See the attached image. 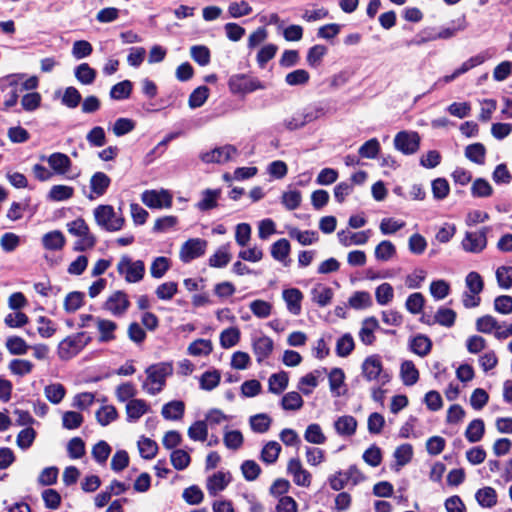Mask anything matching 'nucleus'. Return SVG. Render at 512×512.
Returning <instances> with one entry per match:
<instances>
[{
  "label": "nucleus",
  "mask_w": 512,
  "mask_h": 512,
  "mask_svg": "<svg viewBox=\"0 0 512 512\" xmlns=\"http://www.w3.org/2000/svg\"><path fill=\"white\" fill-rule=\"evenodd\" d=\"M172 366L168 363H157L150 365L145 373L146 379L142 383V389L149 395L159 394L165 384L168 376L172 374Z\"/></svg>",
  "instance_id": "nucleus-1"
},
{
  "label": "nucleus",
  "mask_w": 512,
  "mask_h": 512,
  "mask_svg": "<svg viewBox=\"0 0 512 512\" xmlns=\"http://www.w3.org/2000/svg\"><path fill=\"white\" fill-rule=\"evenodd\" d=\"M96 224L108 232H116L123 228L124 217L118 215L111 205H99L93 211Z\"/></svg>",
  "instance_id": "nucleus-2"
},
{
  "label": "nucleus",
  "mask_w": 512,
  "mask_h": 512,
  "mask_svg": "<svg viewBox=\"0 0 512 512\" xmlns=\"http://www.w3.org/2000/svg\"><path fill=\"white\" fill-rule=\"evenodd\" d=\"M117 272L128 283H138L145 275V264L142 260H133L128 255H123L117 263Z\"/></svg>",
  "instance_id": "nucleus-3"
},
{
  "label": "nucleus",
  "mask_w": 512,
  "mask_h": 512,
  "mask_svg": "<svg viewBox=\"0 0 512 512\" xmlns=\"http://www.w3.org/2000/svg\"><path fill=\"white\" fill-rule=\"evenodd\" d=\"M90 338L80 332L68 336L58 345V356L62 360H69L75 357L89 342Z\"/></svg>",
  "instance_id": "nucleus-4"
},
{
  "label": "nucleus",
  "mask_w": 512,
  "mask_h": 512,
  "mask_svg": "<svg viewBox=\"0 0 512 512\" xmlns=\"http://www.w3.org/2000/svg\"><path fill=\"white\" fill-rule=\"evenodd\" d=\"M362 374L369 382L384 385L389 382V375L383 370L381 359L378 355L367 357L362 363Z\"/></svg>",
  "instance_id": "nucleus-5"
},
{
  "label": "nucleus",
  "mask_w": 512,
  "mask_h": 512,
  "mask_svg": "<svg viewBox=\"0 0 512 512\" xmlns=\"http://www.w3.org/2000/svg\"><path fill=\"white\" fill-rule=\"evenodd\" d=\"M141 201L150 209H169L172 207L173 195L166 189L145 190L141 194Z\"/></svg>",
  "instance_id": "nucleus-6"
},
{
  "label": "nucleus",
  "mask_w": 512,
  "mask_h": 512,
  "mask_svg": "<svg viewBox=\"0 0 512 512\" xmlns=\"http://www.w3.org/2000/svg\"><path fill=\"white\" fill-rule=\"evenodd\" d=\"M24 77L25 75L22 73H15L0 79V90L2 92L9 91L7 98L3 103L6 110L14 107L17 104L19 98L18 92L20 90L19 85Z\"/></svg>",
  "instance_id": "nucleus-7"
},
{
  "label": "nucleus",
  "mask_w": 512,
  "mask_h": 512,
  "mask_svg": "<svg viewBox=\"0 0 512 512\" xmlns=\"http://www.w3.org/2000/svg\"><path fill=\"white\" fill-rule=\"evenodd\" d=\"M489 230V227H483L478 231H467L461 241L462 249L468 253H481L487 247Z\"/></svg>",
  "instance_id": "nucleus-8"
},
{
  "label": "nucleus",
  "mask_w": 512,
  "mask_h": 512,
  "mask_svg": "<svg viewBox=\"0 0 512 512\" xmlns=\"http://www.w3.org/2000/svg\"><path fill=\"white\" fill-rule=\"evenodd\" d=\"M228 84L233 94H248L266 88V85L257 78L244 74L233 75L230 77Z\"/></svg>",
  "instance_id": "nucleus-9"
},
{
  "label": "nucleus",
  "mask_w": 512,
  "mask_h": 512,
  "mask_svg": "<svg viewBox=\"0 0 512 512\" xmlns=\"http://www.w3.org/2000/svg\"><path fill=\"white\" fill-rule=\"evenodd\" d=\"M238 154L235 146L227 144L224 146L216 147L210 151L200 154V159L206 163L224 164L233 160Z\"/></svg>",
  "instance_id": "nucleus-10"
},
{
  "label": "nucleus",
  "mask_w": 512,
  "mask_h": 512,
  "mask_svg": "<svg viewBox=\"0 0 512 512\" xmlns=\"http://www.w3.org/2000/svg\"><path fill=\"white\" fill-rule=\"evenodd\" d=\"M207 241L201 238H191L184 242L179 251V258L184 263L203 256L206 252Z\"/></svg>",
  "instance_id": "nucleus-11"
},
{
  "label": "nucleus",
  "mask_w": 512,
  "mask_h": 512,
  "mask_svg": "<svg viewBox=\"0 0 512 512\" xmlns=\"http://www.w3.org/2000/svg\"><path fill=\"white\" fill-rule=\"evenodd\" d=\"M420 145V137L417 132L401 131L394 138V147L403 154H414Z\"/></svg>",
  "instance_id": "nucleus-12"
},
{
  "label": "nucleus",
  "mask_w": 512,
  "mask_h": 512,
  "mask_svg": "<svg viewBox=\"0 0 512 512\" xmlns=\"http://www.w3.org/2000/svg\"><path fill=\"white\" fill-rule=\"evenodd\" d=\"M129 306L127 294L123 291H115L106 299L103 307L113 316L120 317L126 313Z\"/></svg>",
  "instance_id": "nucleus-13"
},
{
  "label": "nucleus",
  "mask_w": 512,
  "mask_h": 512,
  "mask_svg": "<svg viewBox=\"0 0 512 512\" xmlns=\"http://www.w3.org/2000/svg\"><path fill=\"white\" fill-rule=\"evenodd\" d=\"M111 184L110 177L104 172H95L89 181L90 192L87 195L89 200H95L103 196Z\"/></svg>",
  "instance_id": "nucleus-14"
},
{
  "label": "nucleus",
  "mask_w": 512,
  "mask_h": 512,
  "mask_svg": "<svg viewBox=\"0 0 512 512\" xmlns=\"http://www.w3.org/2000/svg\"><path fill=\"white\" fill-rule=\"evenodd\" d=\"M287 471L293 477V481L297 486H310L312 475L303 467L301 461L298 458H292L289 460Z\"/></svg>",
  "instance_id": "nucleus-15"
},
{
  "label": "nucleus",
  "mask_w": 512,
  "mask_h": 512,
  "mask_svg": "<svg viewBox=\"0 0 512 512\" xmlns=\"http://www.w3.org/2000/svg\"><path fill=\"white\" fill-rule=\"evenodd\" d=\"M41 159H45L53 173L57 175H66L72 166L71 159L68 155L61 152L52 153L48 157L42 156Z\"/></svg>",
  "instance_id": "nucleus-16"
},
{
  "label": "nucleus",
  "mask_w": 512,
  "mask_h": 512,
  "mask_svg": "<svg viewBox=\"0 0 512 512\" xmlns=\"http://www.w3.org/2000/svg\"><path fill=\"white\" fill-rule=\"evenodd\" d=\"M371 235V230H365L360 232H351L342 230L337 233L338 241L344 247H350L353 245H365Z\"/></svg>",
  "instance_id": "nucleus-17"
},
{
  "label": "nucleus",
  "mask_w": 512,
  "mask_h": 512,
  "mask_svg": "<svg viewBox=\"0 0 512 512\" xmlns=\"http://www.w3.org/2000/svg\"><path fill=\"white\" fill-rule=\"evenodd\" d=\"M95 327L99 333L98 342L109 343L116 339V330L118 328L116 322L97 317V319H95Z\"/></svg>",
  "instance_id": "nucleus-18"
},
{
  "label": "nucleus",
  "mask_w": 512,
  "mask_h": 512,
  "mask_svg": "<svg viewBox=\"0 0 512 512\" xmlns=\"http://www.w3.org/2000/svg\"><path fill=\"white\" fill-rule=\"evenodd\" d=\"M231 481L229 472L218 471L209 476L206 483V488L211 496L217 495L223 491Z\"/></svg>",
  "instance_id": "nucleus-19"
},
{
  "label": "nucleus",
  "mask_w": 512,
  "mask_h": 512,
  "mask_svg": "<svg viewBox=\"0 0 512 512\" xmlns=\"http://www.w3.org/2000/svg\"><path fill=\"white\" fill-rule=\"evenodd\" d=\"M252 348L257 362L261 363L271 355L274 342L270 337L263 335L253 340Z\"/></svg>",
  "instance_id": "nucleus-20"
},
{
  "label": "nucleus",
  "mask_w": 512,
  "mask_h": 512,
  "mask_svg": "<svg viewBox=\"0 0 512 512\" xmlns=\"http://www.w3.org/2000/svg\"><path fill=\"white\" fill-rule=\"evenodd\" d=\"M282 297L286 303L287 310L297 316L301 313V302L303 300V293L297 288L285 289L282 292Z\"/></svg>",
  "instance_id": "nucleus-21"
},
{
  "label": "nucleus",
  "mask_w": 512,
  "mask_h": 512,
  "mask_svg": "<svg viewBox=\"0 0 512 512\" xmlns=\"http://www.w3.org/2000/svg\"><path fill=\"white\" fill-rule=\"evenodd\" d=\"M220 197L221 189H205L201 192V199L195 206L202 212L212 210L218 206Z\"/></svg>",
  "instance_id": "nucleus-22"
},
{
  "label": "nucleus",
  "mask_w": 512,
  "mask_h": 512,
  "mask_svg": "<svg viewBox=\"0 0 512 512\" xmlns=\"http://www.w3.org/2000/svg\"><path fill=\"white\" fill-rule=\"evenodd\" d=\"M149 404L143 399H132L126 404L128 422H136L149 411Z\"/></svg>",
  "instance_id": "nucleus-23"
},
{
  "label": "nucleus",
  "mask_w": 512,
  "mask_h": 512,
  "mask_svg": "<svg viewBox=\"0 0 512 512\" xmlns=\"http://www.w3.org/2000/svg\"><path fill=\"white\" fill-rule=\"evenodd\" d=\"M379 328L378 320L375 317H368L363 320L359 331V339L364 345H372L375 341L374 332Z\"/></svg>",
  "instance_id": "nucleus-24"
},
{
  "label": "nucleus",
  "mask_w": 512,
  "mask_h": 512,
  "mask_svg": "<svg viewBox=\"0 0 512 512\" xmlns=\"http://www.w3.org/2000/svg\"><path fill=\"white\" fill-rule=\"evenodd\" d=\"M287 233L290 238L295 239L303 246L312 245L319 239L318 233L313 230L301 231L296 227H287Z\"/></svg>",
  "instance_id": "nucleus-25"
},
{
  "label": "nucleus",
  "mask_w": 512,
  "mask_h": 512,
  "mask_svg": "<svg viewBox=\"0 0 512 512\" xmlns=\"http://www.w3.org/2000/svg\"><path fill=\"white\" fill-rule=\"evenodd\" d=\"M42 245L47 250H61L66 243L65 236L59 230L48 232L42 236Z\"/></svg>",
  "instance_id": "nucleus-26"
},
{
  "label": "nucleus",
  "mask_w": 512,
  "mask_h": 512,
  "mask_svg": "<svg viewBox=\"0 0 512 512\" xmlns=\"http://www.w3.org/2000/svg\"><path fill=\"white\" fill-rule=\"evenodd\" d=\"M333 296V290L324 285H317L311 290L312 301L320 307H325L330 304Z\"/></svg>",
  "instance_id": "nucleus-27"
},
{
  "label": "nucleus",
  "mask_w": 512,
  "mask_h": 512,
  "mask_svg": "<svg viewBox=\"0 0 512 512\" xmlns=\"http://www.w3.org/2000/svg\"><path fill=\"white\" fill-rule=\"evenodd\" d=\"M334 428L341 436H351L356 431L357 421L349 415L341 416L334 422Z\"/></svg>",
  "instance_id": "nucleus-28"
},
{
  "label": "nucleus",
  "mask_w": 512,
  "mask_h": 512,
  "mask_svg": "<svg viewBox=\"0 0 512 512\" xmlns=\"http://www.w3.org/2000/svg\"><path fill=\"white\" fill-rule=\"evenodd\" d=\"M289 377L284 371L272 374L268 379L270 393L280 395L288 386Z\"/></svg>",
  "instance_id": "nucleus-29"
},
{
  "label": "nucleus",
  "mask_w": 512,
  "mask_h": 512,
  "mask_svg": "<svg viewBox=\"0 0 512 512\" xmlns=\"http://www.w3.org/2000/svg\"><path fill=\"white\" fill-rule=\"evenodd\" d=\"M400 376L406 386L414 385L419 379V371L410 360H405L400 366Z\"/></svg>",
  "instance_id": "nucleus-30"
},
{
  "label": "nucleus",
  "mask_w": 512,
  "mask_h": 512,
  "mask_svg": "<svg viewBox=\"0 0 512 512\" xmlns=\"http://www.w3.org/2000/svg\"><path fill=\"white\" fill-rule=\"evenodd\" d=\"M185 404L180 400H174L166 403L162 407L161 414L167 420H179L183 417Z\"/></svg>",
  "instance_id": "nucleus-31"
},
{
  "label": "nucleus",
  "mask_w": 512,
  "mask_h": 512,
  "mask_svg": "<svg viewBox=\"0 0 512 512\" xmlns=\"http://www.w3.org/2000/svg\"><path fill=\"white\" fill-rule=\"evenodd\" d=\"M485 433V424L482 419L472 420L466 428L465 437L470 443L479 442Z\"/></svg>",
  "instance_id": "nucleus-32"
},
{
  "label": "nucleus",
  "mask_w": 512,
  "mask_h": 512,
  "mask_svg": "<svg viewBox=\"0 0 512 512\" xmlns=\"http://www.w3.org/2000/svg\"><path fill=\"white\" fill-rule=\"evenodd\" d=\"M75 78L83 85H91L96 79V70L88 63H81L74 69Z\"/></svg>",
  "instance_id": "nucleus-33"
},
{
  "label": "nucleus",
  "mask_w": 512,
  "mask_h": 512,
  "mask_svg": "<svg viewBox=\"0 0 512 512\" xmlns=\"http://www.w3.org/2000/svg\"><path fill=\"white\" fill-rule=\"evenodd\" d=\"M374 255L378 261L387 262L396 255V247L391 241L383 240L375 247Z\"/></svg>",
  "instance_id": "nucleus-34"
},
{
  "label": "nucleus",
  "mask_w": 512,
  "mask_h": 512,
  "mask_svg": "<svg viewBox=\"0 0 512 512\" xmlns=\"http://www.w3.org/2000/svg\"><path fill=\"white\" fill-rule=\"evenodd\" d=\"M475 498L478 504L484 508H491L497 503V493L492 487H484L476 492Z\"/></svg>",
  "instance_id": "nucleus-35"
},
{
  "label": "nucleus",
  "mask_w": 512,
  "mask_h": 512,
  "mask_svg": "<svg viewBox=\"0 0 512 512\" xmlns=\"http://www.w3.org/2000/svg\"><path fill=\"white\" fill-rule=\"evenodd\" d=\"M291 246L287 239H279L276 242H274L271 246V255L272 257L282 262L286 265L285 261L288 258L290 254Z\"/></svg>",
  "instance_id": "nucleus-36"
},
{
  "label": "nucleus",
  "mask_w": 512,
  "mask_h": 512,
  "mask_svg": "<svg viewBox=\"0 0 512 512\" xmlns=\"http://www.w3.org/2000/svg\"><path fill=\"white\" fill-rule=\"evenodd\" d=\"M475 327L480 333L494 335L496 329L499 328V322L492 315H484L476 319Z\"/></svg>",
  "instance_id": "nucleus-37"
},
{
  "label": "nucleus",
  "mask_w": 512,
  "mask_h": 512,
  "mask_svg": "<svg viewBox=\"0 0 512 512\" xmlns=\"http://www.w3.org/2000/svg\"><path fill=\"white\" fill-rule=\"evenodd\" d=\"M74 188L68 185H53L49 190L47 198L51 201L60 202L72 198Z\"/></svg>",
  "instance_id": "nucleus-38"
},
{
  "label": "nucleus",
  "mask_w": 512,
  "mask_h": 512,
  "mask_svg": "<svg viewBox=\"0 0 512 512\" xmlns=\"http://www.w3.org/2000/svg\"><path fill=\"white\" fill-rule=\"evenodd\" d=\"M491 57H492V55L489 53L488 50H486V51H483V52L469 58L468 60L463 62L462 65L458 69L455 70L456 75L460 76V75L468 72L470 69L481 65L482 63H484L486 60L490 59Z\"/></svg>",
  "instance_id": "nucleus-39"
},
{
  "label": "nucleus",
  "mask_w": 512,
  "mask_h": 512,
  "mask_svg": "<svg viewBox=\"0 0 512 512\" xmlns=\"http://www.w3.org/2000/svg\"><path fill=\"white\" fill-rule=\"evenodd\" d=\"M321 376V371L315 370L311 373L301 377L298 383V389L305 395L312 393L313 389L318 386V378Z\"/></svg>",
  "instance_id": "nucleus-40"
},
{
  "label": "nucleus",
  "mask_w": 512,
  "mask_h": 512,
  "mask_svg": "<svg viewBox=\"0 0 512 512\" xmlns=\"http://www.w3.org/2000/svg\"><path fill=\"white\" fill-rule=\"evenodd\" d=\"M231 260L229 245H223L209 258V266L214 268L225 267Z\"/></svg>",
  "instance_id": "nucleus-41"
},
{
  "label": "nucleus",
  "mask_w": 512,
  "mask_h": 512,
  "mask_svg": "<svg viewBox=\"0 0 512 512\" xmlns=\"http://www.w3.org/2000/svg\"><path fill=\"white\" fill-rule=\"evenodd\" d=\"M132 89V82L130 80H123L112 86L109 95L113 100H124L130 97Z\"/></svg>",
  "instance_id": "nucleus-42"
},
{
  "label": "nucleus",
  "mask_w": 512,
  "mask_h": 512,
  "mask_svg": "<svg viewBox=\"0 0 512 512\" xmlns=\"http://www.w3.org/2000/svg\"><path fill=\"white\" fill-rule=\"evenodd\" d=\"M485 155L486 148L482 143L470 144L465 149V156L478 165L485 163Z\"/></svg>",
  "instance_id": "nucleus-43"
},
{
  "label": "nucleus",
  "mask_w": 512,
  "mask_h": 512,
  "mask_svg": "<svg viewBox=\"0 0 512 512\" xmlns=\"http://www.w3.org/2000/svg\"><path fill=\"white\" fill-rule=\"evenodd\" d=\"M304 439L307 442L316 445L324 444L327 440L326 436L322 431V428L317 423H312L307 426L304 433Z\"/></svg>",
  "instance_id": "nucleus-44"
},
{
  "label": "nucleus",
  "mask_w": 512,
  "mask_h": 512,
  "mask_svg": "<svg viewBox=\"0 0 512 512\" xmlns=\"http://www.w3.org/2000/svg\"><path fill=\"white\" fill-rule=\"evenodd\" d=\"M66 389L60 383H52L44 388V395L52 404H59L65 397Z\"/></svg>",
  "instance_id": "nucleus-45"
},
{
  "label": "nucleus",
  "mask_w": 512,
  "mask_h": 512,
  "mask_svg": "<svg viewBox=\"0 0 512 512\" xmlns=\"http://www.w3.org/2000/svg\"><path fill=\"white\" fill-rule=\"evenodd\" d=\"M304 401L298 392L286 393L281 399V406L287 411H297L302 408Z\"/></svg>",
  "instance_id": "nucleus-46"
},
{
  "label": "nucleus",
  "mask_w": 512,
  "mask_h": 512,
  "mask_svg": "<svg viewBox=\"0 0 512 512\" xmlns=\"http://www.w3.org/2000/svg\"><path fill=\"white\" fill-rule=\"evenodd\" d=\"M431 346L430 339L424 335H417L410 342L411 350L421 357L426 356L430 352Z\"/></svg>",
  "instance_id": "nucleus-47"
},
{
  "label": "nucleus",
  "mask_w": 512,
  "mask_h": 512,
  "mask_svg": "<svg viewBox=\"0 0 512 512\" xmlns=\"http://www.w3.org/2000/svg\"><path fill=\"white\" fill-rule=\"evenodd\" d=\"M190 56L200 66H207L211 60L210 50L205 45L191 46Z\"/></svg>",
  "instance_id": "nucleus-48"
},
{
  "label": "nucleus",
  "mask_w": 512,
  "mask_h": 512,
  "mask_svg": "<svg viewBox=\"0 0 512 512\" xmlns=\"http://www.w3.org/2000/svg\"><path fill=\"white\" fill-rule=\"evenodd\" d=\"M187 434L193 441L204 442L208 437V424L205 421H196L188 428Z\"/></svg>",
  "instance_id": "nucleus-49"
},
{
  "label": "nucleus",
  "mask_w": 512,
  "mask_h": 512,
  "mask_svg": "<svg viewBox=\"0 0 512 512\" xmlns=\"http://www.w3.org/2000/svg\"><path fill=\"white\" fill-rule=\"evenodd\" d=\"M5 346L12 355H24L29 349V345L26 341L18 336L8 337Z\"/></svg>",
  "instance_id": "nucleus-50"
},
{
  "label": "nucleus",
  "mask_w": 512,
  "mask_h": 512,
  "mask_svg": "<svg viewBox=\"0 0 512 512\" xmlns=\"http://www.w3.org/2000/svg\"><path fill=\"white\" fill-rule=\"evenodd\" d=\"M331 393L338 397L342 394L340 388L344 385L345 375L342 369L334 368L328 375Z\"/></svg>",
  "instance_id": "nucleus-51"
},
{
  "label": "nucleus",
  "mask_w": 512,
  "mask_h": 512,
  "mask_svg": "<svg viewBox=\"0 0 512 512\" xmlns=\"http://www.w3.org/2000/svg\"><path fill=\"white\" fill-rule=\"evenodd\" d=\"M281 452V446L276 441H269L261 451V460L267 464L274 463Z\"/></svg>",
  "instance_id": "nucleus-52"
},
{
  "label": "nucleus",
  "mask_w": 512,
  "mask_h": 512,
  "mask_svg": "<svg viewBox=\"0 0 512 512\" xmlns=\"http://www.w3.org/2000/svg\"><path fill=\"white\" fill-rule=\"evenodd\" d=\"M221 375L217 370L204 372L200 379V388L202 390L211 391L215 389L220 383Z\"/></svg>",
  "instance_id": "nucleus-53"
},
{
  "label": "nucleus",
  "mask_w": 512,
  "mask_h": 512,
  "mask_svg": "<svg viewBox=\"0 0 512 512\" xmlns=\"http://www.w3.org/2000/svg\"><path fill=\"white\" fill-rule=\"evenodd\" d=\"M272 419L265 413L256 414L250 417L251 429L256 433H265L270 428Z\"/></svg>",
  "instance_id": "nucleus-54"
},
{
  "label": "nucleus",
  "mask_w": 512,
  "mask_h": 512,
  "mask_svg": "<svg viewBox=\"0 0 512 512\" xmlns=\"http://www.w3.org/2000/svg\"><path fill=\"white\" fill-rule=\"evenodd\" d=\"M170 269V260L167 257H156L150 266V274L155 279L162 278Z\"/></svg>",
  "instance_id": "nucleus-55"
},
{
  "label": "nucleus",
  "mask_w": 512,
  "mask_h": 512,
  "mask_svg": "<svg viewBox=\"0 0 512 512\" xmlns=\"http://www.w3.org/2000/svg\"><path fill=\"white\" fill-rule=\"evenodd\" d=\"M36 435L37 433L32 427L22 429L16 438L17 446L23 451L29 449L34 443Z\"/></svg>",
  "instance_id": "nucleus-56"
},
{
  "label": "nucleus",
  "mask_w": 512,
  "mask_h": 512,
  "mask_svg": "<svg viewBox=\"0 0 512 512\" xmlns=\"http://www.w3.org/2000/svg\"><path fill=\"white\" fill-rule=\"evenodd\" d=\"M348 303L353 309H365L372 305V298L366 291H357L349 298Z\"/></svg>",
  "instance_id": "nucleus-57"
},
{
  "label": "nucleus",
  "mask_w": 512,
  "mask_h": 512,
  "mask_svg": "<svg viewBox=\"0 0 512 512\" xmlns=\"http://www.w3.org/2000/svg\"><path fill=\"white\" fill-rule=\"evenodd\" d=\"M223 442L226 448L230 450H238L244 442L242 433L239 430H225Z\"/></svg>",
  "instance_id": "nucleus-58"
},
{
  "label": "nucleus",
  "mask_w": 512,
  "mask_h": 512,
  "mask_svg": "<svg viewBox=\"0 0 512 512\" xmlns=\"http://www.w3.org/2000/svg\"><path fill=\"white\" fill-rule=\"evenodd\" d=\"M239 340L240 330L237 327L227 328L220 334V344L225 349L235 346Z\"/></svg>",
  "instance_id": "nucleus-59"
},
{
  "label": "nucleus",
  "mask_w": 512,
  "mask_h": 512,
  "mask_svg": "<svg viewBox=\"0 0 512 512\" xmlns=\"http://www.w3.org/2000/svg\"><path fill=\"white\" fill-rule=\"evenodd\" d=\"M33 363L26 359H13L9 363V370L17 376H25L32 372Z\"/></svg>",
  "instance_id": "nucleus-60"
},
{
  "label": "nucleus",
  "mask_w": 512,
  "mask_h": 512,
  "mask_svg": "<svg viewBox=\"0 0 512 512\" xmlns=\"http://www.w3.org/2000/svg\"><path fill=\"white\" fill-rule=\"evenodd\" d=\"M212 343L207 339H198L188 347V353L193 356L209 355L212 351Z\"/></svg>",
  "instance_id": "nucleus-61"
},
{
  "label": "nucleus",
  "mask_w": 512,
  "mask_h": 512,
  "mask_svg": "<svg viewBox=\"0 0 512 512\" xmlns=\"http://www.w3.org/2000/svg\"><path fill=\"white\" fill-rule=\"evenodd\" d=\"M251 312L260 319L268 318L272 313V305L264 300H254L249 304Z\"/></svg>",
  "instance_id": "nucleus-62"
},
{
  "label": "nucleus",
  "mask_w": 512,
  "mask_h": 512,
  "mask_svg": "<svg viewBox=\"0 0 512 512\" xmlns=\"http://www.w3.org/2000/svg\"><path fill=\"white\" fill-rule=\"evenodd\" d=\"M118 416L117 410L112 405L102 406L96 412V418L100 425L107 426L111 422H113Z\"/></svg>",
  "instance_id": "nucleus-63"
},
{
  "label": "nucleus",
  "mask_w": 512,
  "mask_h": 512,
  "mask_svg": "<svg viewBox=\"0 0 512 512\" xmlns=\"http://www.w3.org/2000/svg\"><path fill=\"white\" fill-rule=\"evenodd\" d=\"M498 285L503 289L512 287V266H500L496 270Z\"/></svg>",
  "instance_id": "nucleus-64"
}]
</instances>
